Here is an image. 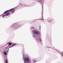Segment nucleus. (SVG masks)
Returning <instances> with one entry per match:
<instances>
[{
	"mask_svg": "<svg viewBox=\"0 0 63 63\" xmlns=\"http://www.w3.org/2000/svg\"><path fill=\"white\" fill-rule=\"evenodd\" d=\"M32 31L34 35H35L36 34H39V32L38 31L35 30H33Z\"/></svg>",
	"mask_w": 63,
	"mask_h": 63,
	"instance_id": "obj_1",
	"label": "nucleus"
},
{
	"mask_svg": "<svg viewBox=\"0 0 63 63\" xmlns=\"http://www.w3.org/2000/svg\"><path fill=\"white\" fill-rule=\"evenodd\" d=\"M24 60L26 62H28V61H30V62L31 61V60H30L29 59V58L28 57H26L25 59H24Z\"/></svg>",
	"mask_w": 63,
	"mask_h": 63,
	"instance_id": "obj_2",
	"label": "nucleus"
},
{
	"mask_svg": "<svg viewBox=\"0 0 63 63\" xmlns=\"http://www.w3.org/2000/svg\"><path fill=\"white\" fill-rule=\"evenodd\" d=\"M10 10L9 11V12H10V11H11V12L12 13V14H13L15 12V10L14 9H10V10Z\"/></svg>",
	"mask_w": 63,
	"mask_h": 63,
	"instance_id": "obj_3",
	"label": "nucleus"
},
{
	"mask_svg": "<svg viewBox=\"0 0 63 63\" xmlns=\"http://www.w3.org/2000/svg\"><path fill=\"white\" fill-rule=\"evenodd\" d=\"M10 14V13L9 12H7L6 14L5 15V16H9Z\"/></svg>",
	"mask_w": 63,
	"mask_h": 63,
	"instance_id": "obj_4",
	"label": "nucleus"
},
{
	"mask_svg": "<svg viewBox=\"0 0 63 63\" xmlns=\"http://www.w3.org/2000/svg\"><path fill=\"white\" fill-rule=\"evenodd\" d=\"M5 63H8V61L7 59L4 61Z\"/></svg>",
	"mask_w": 63,
	"mask_h": 63,
	"instance_id": "obj_5",
	"label": "nucleus"
},
{
	"mask_svg": "<svg viewBox=\"0 0 63 63\" xmlns=\"http://www.w3.org/2000/svg\"><path fill=\"white\" fill-rule=\"evenodd\" d=\"M10 11V10H7V11H5L4 13V14H6L7 13V12H9V11Z\"/></svg>",
	"mask_w": 63,
	"mask_h": 63,
	"instance_id": "obj_6",
	"label": "nucleus"
},
{
	"mask_svg": "<svg viewBox=\"0 0 63 63\" xmlns=\"http://www.w3.org/2000/svg\"><path fill=\"white\" fill-rule=\"evenodd\" d=\"M8 44H9V45L10 46H11V44H12V43H7V45H8Z\"/></svg>",
	"mask_w": 63,
	"mask_h": 63,
	"instance_id": "obj_7",
	"label": "nucleus"
},
{
	"mask_svg": "<svg viewBox=\"0 0 63 63\" xmlns=\"http://www.w3.org/2000/svg\"><path fill=\"white\" fill-rule=\"evenodd\" d=\"M4 54L5 55H7V53L6 52H4Z\"/></svg>",
	"mask_w": 63,
	"mask_h": 63,
	"instance_id": "obj_8",
	"label": "nucleus"
},
{
	"mask_svg": "<svg viewBox=\"0 0 63 63\" xmlns=\"http://www.w3.org/2000/svg\"><path fill=\"white\" fill-rule=\"evenodd\" d=\"M31 29H34V28L32 26L31 27Z\"/></svg>",
	"mask_w": 63,
	"mask_h": 63,
	"instance_id": "obj_9",
	"label": "nucleus"
},
{
	"mask_svg": "<svg viewBox=\"0 0 63 63\" xmlns=\"http://www.w3.org/2000/svg\"><path fill=\"white\" fill-rule=\"evenodd\" d=\"M16 45V43L14 44L13 45V46H15Z\"/></svg>",
	"mask_w": 63,
	"mask_h": 63,
	"instance_id": "obj_10",
	"label": "nucleus"
},
{
	"mask_svg": "<svg viewBox=\"0 0 63 63\" xmlns=\"http://www.w3.org/2000/svg\"><path fill=\"white\" fill-rule=\"evenodd\" d=\"M39 40H40V42H42V40H41V39L40 38H39Z\"/></svg>",
	"mask_w": 63,
	"mask_h": 63,
	"instance_id": "obj_11",
	"label": "nucleus"
},
{
	"mask_svg": "<svg viewBox=\"0 0 63 63\" xmlns=\"http://www.w3.org/2000/svg\"><path fill=\"white\" fill-rule=\"evenodd\" d=\"M4 16H5V15H3L2 16V17H4Z\"/></svg>",
	"mask_w": 63,
	"mask_h": 63,
	"instance_id": "obj_12",
	"label": "nucleus"
},
{
	"mask_svg": "<svg viewBox=\"0 0 63 63\" xmlns=\"http://www.w3.org/2000/svg\"><path fill=\"white\" fill-rule=\"evenodd\" d=\"M62 56H63V54L62 53L61 55Z\"/></svg>",
	"mask_w": 63,
	"mask_h": 63,
	"instance_id": "obj_13",
	"label": "nucleus"
},
{
	"mask_svg": "<svg viewBox=\"0 0 63 63\" xmlns=\"http://www.w3.org/2000/svg\"><path fill=\"white\" fill-rule=\"evenodd\" d=\"M33 37H35V36L34 35H33Z\"/></svg>",
	"mask_w": 63,
	"mask_h": 63,
	"instance_id": "obj_14",
	"label": "nucleus"
},
{
	"mask_svg": "<svg viewBox=\"0 0 63 63\" xmlns=\"http://www.w3.org/2000/svg\"><path fill=\"white\" fill-rule=\"evenodd\" d=\"M24 63H26L25 62H24Z\"/></svg>",
	"mask_w": 63,
	"mask_h": 63,
	"instance_id": "obj_15",
	"label": "nucleus"
},
{
	"mask_svg": "<svg viewBox=\"0 0 63 63\" xmlns=\"http://www.w3.org/2000/svg\"><path fill=\"white\" fill-rule=\"evenodd\" d=\"M40 29H41V28H40Z\"/></svg>",
	"mask_w": 63,
	"mask_h": 63,
	"instance_id": "obj_16",
	"label": "nucleus"
},
{
	"mask_svg": "<svg viewBox=\"0 0 63 63\" xmlns=\"http://www.w3.org/2000/svg\"><path fill=\"white\" fill-rule=\"evenodd\" d=\"M34 62H35V61H34Z\"/></svg>",
	"mask_w": 63,
	"mask_h": 63,
	"instance_id": "obj_17",
	"label": "nucleus"
},
{
	"mask_svg": "<svg viewBox=\"0 0 63 63\" xmlns=\"http://www.w3.org/2000/svg\"><path fill=\"white\" fill-rule=\"evenodd\" d=\"M30 63H31V62H30Z\"/></svg>",
	"mask_w": 63,
	"mask_h": 63,
	"instance_id": "obj_18",
	"label": "nucleus"
}]
</instances>
